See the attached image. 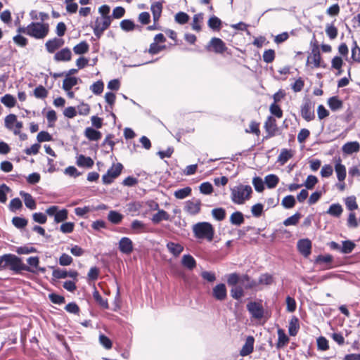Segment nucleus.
<instances>
[{"instance_id": "393cba45", "label": "nucleus", "mask_w": 360, "mask_h": 360, "mask_svg": "<svg viewBox=\"0 0 360 360\" xmlns=\"http://www.w3.org/2000/svg\"><path fill=\"white\" fill-rule=\"evenodd\" d=\"M293 156V153L291 150H288L286 148H283L281 150V153L278 157V162L280 163L281 165H285L292 157Z\"/></svg>"}, {"instance_id": "72a5a7b5", "label": "nucleus", "mask_w": 360, "mask_h": 360, "mask_svg": "<svg viewBox=\"0 0 360 360\" xmlns=\"http://www.w3.org/2000/svg\"><path fill=\"white\" fill-rule=\"evenodd\" d=\"M343 212V209L339 203L332 204L327 211V213L331 216L339 217Z\"/></svg>"}, {"instance_id": "39448f33", "label": "nucleus", "mask_w": 360, "mask_h": 360, "mask_svg": "<svg viewBox=\"0 0 360 360\" xmlns=\"http://www.w3.org/2000/svg\"><path fill=\"white\" fill-rule=\"evenodd\" d=\"M112 17H97L94 25L92 26L95 36L99 39L103 32L106 30L110 25Z\"/></svg>"}, {"instance_id": "6e6552de", "label": "nucleus", "mask_w": 360, "mask_h": 360, "mask_svg": "<svg viewBox=\"0 0 360 360\" xmlns=\"http://www.w3.org/2000/svg\"><path fill=\"white\" fill-rule=\"evenodd\" d=\"M247 309L254 319L260 320L264 316V309L259 302H250L247 304Z\"/></svg>"}, {"instance_id": "13d9d810", "label": "nucleus", "mask_w": 360, "mask_h": 360, "mask_svg": "<svg viewBox=\"0 0 360 360\" xmlns=\"http://www.w3.org/2000/svg\"><path fill=\"white\" fill-rule=\"evenodd\" d=\"M345 205L347 208L349 210L353 211L358 208V205L356 201V198L354 196L347 197L345 200Z\"/></svg>"}, {"instance_id": "6ab92c4d", "label": "nucleus", "mask_w": 360, "mask_h": 360, "mask_svg": "<svg viewBox=\"0 0 360 360\" xmlns=\"http://www.w3.org/2000/svg\"><path fill=\"white\" fill-rule=\"evenodd\" d=\"M255 339L252 336H248L244 345L240 351V355L245 356L251 354L253 351Z\"/></svg>"}, {"instance_id": "f704fd0d", "label": "nucleus", "mask_w": 360, "mask_h": 360, "mask_svg": "<svg viewBox=\"0 0 360 360\" xmlns=\"http://www.w3.org/2000/svg\"><path fill=\"white\" fill-rule=\"evenodd\" d=\"M299 328H300L299 320L297 317L293 316L289 323V327H288L289 334L292 336H295L297 333Z\"/></svg>"}, {"instance_id": "473e14b6", "label": "nucleus", "mask_w": 360, "mask_h": 360, "mask_svg": "<svg viewBox=\"0 0 360 360\" xmlns=\"http://www.w3.org/2000/svg\"><path fill=\"white\" fill-rule=\"evenodd\" d=\"M120 27L125 32H130L134 30L136 28H140V26L136 25L131 20L125 19L120 22Z\"/></svg>"}, {"instance_id": "c03bdc74", "label": "nucleus", "mask_w": 360, "mask_h": 360, "mask_svg": "<svg viewBox=\"0 0 360 360\" xmlns=\"http://www.w3.org/2000/svg\"><path fill=\"white\" fill-rule=\"evenodd\" d=\"M278 342H277V347H283L288 342L289 338L285 335L283 330H282V329L278 330Z\"/></svg>"}, {"instance_id": "e2e57ef3", "label": "nucleus", "mask_w": 360, "mask_h": 360, "mask_svg": "<svg viewBox=\"0 0 360 360\" xmlns=\"http://www.w3.org/2000/svg\"><path fill=\"white\" fill-rule=\"evenodd\" d=\"M13 224L18 229H22L27 224V220L25 218L15 217L12 219Z\"/></svg>"}, {"instance_id": "49530a36", "label": "nucleus", "mask_w": 360, "mask_h": 360, "mask_svg": "<svg viewBox=\"0 0 360 360\" xmlns=\"http://www.w3.org/2000/svg\"><path fill=\"white\" fill-rule=\"evenodd\" d=\"M231 295L233 299L240 300L244 296V290L241 285L234 286L231 290Z\"/></svg>"}, {"instance_id": "aec40b11", "label": "nucleus", "mask_w": 360, "mask_h": 360, "mask_svg": "<svg viewBox=\"0 0 360 360\" xmlns=\"http://www.w3.org/2000/svg\"><path fill=\"white\" fill-rule=\"evenodd\" d=\"M210 45L217 53H222L226 50L225 43L219 38H212L210 42Z\"/></svg>"}, {"instance_id": "2f4dec72", "label": "nucleus", "mask_w": 360, "mask_h": 360, "mask_svg": "<svg viewBox=\"0 0 360 360\" xmlns=\"http://www.w3.org/2000/svg\"><path fill=\"white\" fill-rule=\"evenodd\" d=\"M181 263L187 269L192 270L196 266V262L191 255H184L182 257Z\"/></svg>"}, {"instance_id": "2eb2a0df", "label": "nucleus", "mask_w": 360, "mask_h": 360, "mask_svg": "<svg viewBox=\"0 0 360 360\" xmlns=\"http://www.w3.org/2000/svg\"><path fill=\"white\" fill-rule=\"evenodd\" d=\"M64 44V40L59 38H53L52 39L48 40L45 46L49 53H54L57 49L62 47Z\"/></svg>"}, {"instance_id": "cd10ccee", "label": "nucleus", "mask_w": 360, "mask_h": 360, "mask_svg": "<svg viewBox=\"0 0 360 360\" xmlns=\"http://www.w3.org/2000/svg\"><path fill=\"white\" fill-rule=\"evenodd\" d=\"M20 195L23 198L25 205L27 207L31 210H34L36 208V202L30 193H25L24 191H20Z\"/></svg>"}, {"instance_id": "c756f323", "label": "nucleus", "mask_w": 360, "mask_h": 360, "mask_svg": "<svg viewBox=\"0 0 360 360\" xmlns=\"http://www.w3.org/2000/svg\"><path fill=\"white\" fill-rule=\"evenodd\" d=\"M79 79L75 77H66L63 82V89L65 91L71 90V89L78 84Z\"/></svg>"}, {"instance_id": "4468645a", "label": "nucleus", "mask_w": 360, "mask_h": 360, "mask_svg": "<svg viewBox=\"0 0 360 360\" xmlns=\"http://www.w3.org/2000/svg\"><path fill=\"white\" fill-rule=\"evenodd\" d=\"M212 295L217 300H224L227 297L226 285L224 283L215 285L212 290Z\"/></svg>"}, {"instance_id": "6e6d98bb", "label": "nucleus", "mask_w": 360, "mask_h": 360, "mask_svg": "<svg viewBox=\"0 0 360 360\" xmlns=\"http://www.w3.org/2000/svg\"><path fill=\"white\" fill-rule=\"evenodd\" d=\"M34 95L37 98H45L48 96V91L43 86L40 85L34 90Z\"/></svg>"}, {"instance_id": "dca6fc26", "label": "nucleus", "mask_w": 360, "mask_h": 360, "mask_svg": "<svg viewBox=\"0 0 360 360\" xmlns=\"http://www.w3.org/2000/svg\"><path fill=\"white\" fill-rule=\"evenodd\" d=\"M299 252L304 257H308L311 253V243L309 239H302L297 242Z\"/></svg>"}, {"instance_id": "e433bc0d", "label": "nucleus", "mask_w": 360, "mask_h": 360, "mask_svg": "<svg viewBox=\"0 0 360 360\" xmlns=\"http://www.w3.org/2000/svg\"><path fill=\"white\" fill-rule=\"evenodd\" d=\"M1 102L5 106L10 108L14 107L17 103L15 98L11 94H6L3 97H1Z\"/></svg>"}, {"instance_id": "052dcab7", "label": "nucleus", "mask_w": 360, "mask_h": 360, "mask_svg": "<svg viewBox=\"0 0 360 360\" xmlns=\"http://www.w3.org/2000/svg\"><path fill=\"white\" fill-rule=\"evenodd\" d=\"M317 182L318 179L316 178V176L314 175H309L307 176L305 182L302 185L304 186L307 189H312L314 187V186L317 184Z\"/></svg>"}, {"instance_id": "bf43d9fd", "label": "nucleus", "mask_w": 360, "mask_h": 360, "mask_svg": "<svg viewBox=\"0 0 360 360\" xmlns=\"http://www.w3.org/2000/svg\"><path fill=\"white\" fill-rule=\"evenodd\" d=\"M68 210L65 209L58 211L54 217V221L56 223L64 221L68 218Z\"/></svg>"}, {"instance_id": "09e8293b", "label": "nucleus", "mask_w": 360, "mask_h": 360, "mask_svg": "<svg viewBox=\"0 0 360 360\" xmlns=\"http://www.w3.org/2000/svg\"><path fill=\"white\" fill-rule=\"evenodd\" d=\"M191 193V188L190 187H186L174 192V195L177 199H184L189 196Z\"/></svg>"}, {"instance_id": "f03ea898", "label": "nucleus", "mask_w": 360, "mask_h": 360, "mask_svg": "<svg viewBox=\"0 0 360 360\" xmlns=\"http://www.w3.org/2000/svg\"><path fill=\"white\" fill-rule=\"evenodd\" d=\"M252 193L250 186L239 184L231 188V199L235 204L243 205L250 199Z\"/></svg>"}, {"instance_id": "bb28decb", "label": "nucleus", "mask_w": 360, "mask_h": 360, "mask_svg": "<svg viewBox=\"0 0 360 360\" xmlns=\"http://www.w3.org/2000/svg\"><path fill=\"white\" fill-rule=\"evenodd\" d=\"M169 252L174 257H178L184 250V247L179 243L169 242L167 244Z\"/></svg>"}, {"instance_id": "79ce46f5", "label": "nucleus", "mask_w": 360, "mask_h": 360, "mask_svg": "<svg viewBox=\"0 0 360 360\" xmlns=\"http://www.w3.org/2000/svg\"><path fill=\"white\" fill-rule=\"evenodd\" d=\"M279 181L278 177L275 174H269L265 177V183L269 188H274Z\"/></svg>"}, {"instance_id": "338daca9", "label": "nucleus", "mask_w": 360, "mask_h": 360, "mask_svg": "<svg viewBox=\"0 0 360 360\" xmlns=\"http://www.w3.org/2000/svg\"><path fill=\"white\" fill-rule=\"evenodd\" d=\"M99 342L106 349L112 348V341L103 334L99 335Z\"/></svg>"}, {"instance_id": "412c9836", "label": "nucleus", "mask_w": 360, "mask_h": 360, "mask_svg": "<svg viewBox=\"0 0 360 360\" xmlns=\"http://www.w3.org/2000/svg\"><path fill=\"white\" fill-rule=\"evenodd\" d=\"M72 58V52L69 48H64L54 55L56 61H70Z\"/></svg>"}, {"instance_id": "7c9ffc66", "label": "nucleus", "mask_w": 360, "mask_h": 360, "mask_svg": "<svg viewBox=\"0 0 360 360\" xmlns=\"http://www.w3.org/2000/svg\"><path fill=\"white\" fill-rule=\"evenodd\" d=\"M77 164L79 167L91 168L94 165V160L89 157L80 155L77 158Z\"/></svg>"}, {"instance_id": "603ef678", "label": "nucleus", "mask_w": 360, "mask_h": 360, "mask_svg": "<svg viewBox=\"0 0 360 360\" xmlns=\"http://www.w3.org/2000/svg\"><path fill=\"white\" fill-rule=\"evenodd\" d=\"M273 277L271 275L267 274H262L259 276L258 281H257V286H259V285H270L273 283Z\"/></svg>"}, {"instance_id": "ea45409f", "label": "nucleus", "mask_w": 360, "mask_h": 360, "mask_svg": "<svg viewBox=\"0 0 360 360\" xmlns=\"http://www.w3.org/2000/svg\"><path fill=\"white\" fill-rule=\"evenodd\" d=\"M230 221L233 225L240 226L244 222L243 214L240 212H235L230 217Z\"/></svg>"}, {"instance_id": "de8ad7c7", "label": "nucleus", "mask_w": 360, "mask_h": 360, "mask_svg": "<svg viewBox=\"0 0 360 360\" xmlns=\"http://www.w3.org/2000/svg\"><path fill=\"white\" fill-rule=\"evenodd\" d=\"M202 20H203V14L202 13H198L193 16V23H192V28L193 30H195L198 32L200 30V29H201L200 23L202 22Z\"/></svg>"}, {"instance_id": "37998d69", "label": "nucleus", "mask_w": 360, "mask_h": 360, "mask_svg": "<svg viewBox=\"0 0 360 360\" xmlns=\"http://www.w3.org/2000/svg\"><path fill=\"white\" fill-rule=\"evenodd\" d=\"M131 229L134 233H141L146 231V226L142 221L134 220L131 223Z\"/></svg>"}, {"instance_id": "f8f14e48", "label": "nucleus", "mask_w": 360, "mask_h": 360, "mask_svg": "<svg viewBox=\"0 0 360 360\" xmlns=\"http://www.w3.org/2000/svg\"><path fill=\"white\" fill-rule=\"evenodd\" d=\"M334 162L337 178L339 181L342 182L345 179L347 175L346 167L342 164V160L340 158H335Z\"/></svg>"}, {"instance_id": "a18cd8bd", "label": "nucleus", "mask_w": 360, "mask_h": 360, "mask_svg": "<svg viewBox=\"0 0 360 360\" xmlns=\"http://www.w3.org/2000/svg\"><path fill=\"white\" fill-rule=\"evenodd\" d=\"M108 219L112 224H117L122 220L123 216L116 211H110L108 213Z\"/></svg>"}, {"instance_id": "20e7f679", "label": "nucleus", "mask_w": 360, "mask_h": 360, "mask_svg": "<svg viewBox=\"0 0 360 360\" xmlns=\"http://www.w3.org/2000/svg\"><path fill=\"white\" fill-rule=\"evenodd\" d=\"M29 30V36L37 39H42L48 35L49 25L47 23L31 22Z\"/></svg>"}, {"instance_id": "a19ab883", "label": "nucleus", "mask_w": 360, "mask_h": 360, "mask_svg": "<svg viewBox=\"0 0 360 360\" xmlns=\"http://www.w3.org/2000/svg\"><path fill=\"white\" fill-rule=\"evenodd\" d=\"M343 63V60L340 56H335L331 60V67L338 71V75L342 74V66Z\"/></svg>"}, {"instance_id": "5701e85b", "label": "nucleus", "mask_w": 360, "mask_h": 360, "mask_svg": "<svg viewBox=\"0 0 360 360\" xmlns=\"http://www.w3.org/2000/svg\"><path fill=\"white\" fill-rule=\"evenodd\" d=\"M240 285L245 289H252L257 287V282L255 280H252L248 275L243 274L240 278Z\"/></svg>"}, {"instance_id": "5fc2aeb1", "label": "nucleus", "mask_w": 360, "mask_h": 360, "mask_svg": "<svg viewBox=\"0 0 360 360\" xmlns=\"http://www.w3.org/2000/svg\"><path fill=\"white\" fill-rule=\"evenodd\" d=\"M301 218V214L299 212L295 213L292 216L287 218L284 221L283 224L286 226L296 225L300 219Z\"/></svg>"}, {"instance_id": "ddd939ff", "label": "nucleus", "mask_w": 360, "mask_h": 360, "mask_svg": "<svg viewBox=\"0 0 360 360\" xmlns=\"http://www.w3.org/2000/svg\"><path fill=\"white\" fill-rule=\"evenodd\" d=\"M311 60V63H313L314 67L316 68L323 67L325 68V65L323 64L321 56L320 53V50H311L310 55L307 58V63H309Z\"/></svg>"}, {"instance_id": "a211bd4d", "label": "nucleus", "mask_w": 360, "mask_h": 360, "mask_svg": "<svg viewBox=\"0 0 360 360\" xmlns=\"http://www.w3.org/2000/svg\"><path fill=\"white\" fill-rule=\"evenodd\" d=\"M342 150L346 155L358 153L360 150V144L358 141L347 142L342 146Z\"/></svg>"}, {"instance_id": "0eeeda50", "label": "nucleus", "mask_w": 360, "mask_h": 360, "mask_svg": "<svg viewBox=\"0 0 360 360\" xmlns=\"http://www.w3.org/2000/svg\"><path fill=\"white\" fill-rule=\"evenodd\" d=\"M123 166L121 163L113 165L107 173L102 176V181L105 184H111L121 173Z\"/></svg>"}, {"instance_id": "4c0bfd02", "label": "nucleus", "mask_w": 360, "mask_h": 360, "mask_svg": "<svg viewBox=\"0 0 360 360\" xmlns=\"http://www.w3.org/2000/svg\"><path fill=\"white\" fill-rule=\"evenodd\" d=\"M89 49V44L85 41H81L79 44L73 47V51L75 54L81 55L88 52Z\"/></svg>"}, {"instance_id": "0e129e2a", "label": "nucleus", "mask_w": 360, "mask_h": 360, "mask_svg": "<svg viewBox=\"0 0 360 360\" xmlns=\"http://www.w3.org/2000/svg\"><path fill=\"white\" fill-rule=\"evenodd\" d=\"M22 206L21 200L18 198H15L11 200L9 204V209L11 212H15L16 210H20Z\"/></svg>"}, {"instance_id": "a878e982", "label": "nucleus", "mask_w": 360, "mask_h": 360, "mask_svg": "<svg viewBox=\"0 0 360 360\" xmlns=\"http://www.w3.org/2000/svg\"><path fill=\"white\" fill-rule=\"evenodd\" d=\"M150 10L153 13V21L155 23H156L161 16L162 5L160 2H155L152 4L150 6Z\"/></svg>"}, {"instance_id": "423d86ee", "label": "nucleus", "mask_w": 360, "mask_h": 360, "mask_svg": "<svg viewBox=\"0 0 360 360\" xmlns=\"http://www.w3.org/2000/svg\"><path fill=\"white\" fill-rule=\"evenodd\" d=\"M5 127L11 131L14 134H20L23 124L21 121H18L15 114H9L4 118Z\"/></svg>"}, {"instance_id": "b1692460", "label": "nucleus", "mask_w": 360, "mask_h": 360, "mask_svg": "<svg viewBox=\"0 0 360 360\" xmlns=\"http://www.w3.org/2000/svg\"><path fill=\"white\" fill-rule=\"evenodd\" d=\"M27 265H25V267L28 268L27 269H22V271H27L31 273H36V269L38 268L39 264V259L38 257H30L27 259Z\"/></svg>"}, {"instance_id": "1a4fd4ad", "label": "nucleus", "mask_w": 360, "mask_h": 360, "mask_svg": "<svg viewBox=\"0 0 360 360\" xmlns=\"http://www.w3.org/2000/svg\"><path fill=\"white\" fill-rule=\"evenodd\" d=\"M314 106L313 103L307 100L301 107V115L307 122L311 121L315 118Z\"/></svg>"}, {"instance_id": "8fccbe9b", "label": "nucleus", "mask_w": 360, "mask_h": 360, "mask_svg": "<svg viewBox=\"0 0 360 360\" xmlns=\"http://www.w3.org/2000/svg\"><path fill=\"white\" fill-rule=\"evenodd\" d=\"M212 217L217 221H222L226 217V211L224 208H215L212 210Z\"/></svg>"}, {"instance_id": "7ed1b4c3", "label": "nucleus", "mask_w": 360, "mask_h": 360, "mask_svg": "<svg viewBox=\"0 0 360 360\" xmlns=\"http://www.w3.org/2000/svg\"><path fill=\"white\" fill-rule=\"evenodd\" d=\"M193 232L195 238L212 241L214 235V229L209 222H198L193 226Z\"/></svg>"}, {"instance_id": "69168bd1", "label": "nucleus", "mask_w": 360, "mask_h": 360, "mask_svg": "<svg viewBox=\"0 0 360 360\" xmlns=\"http://www.w3.org/2000/svg\"><path fill=\"white\" fill-rule=\"evenodd\" d=\"M221 24V21L216 16L211 17L208 20V26L213 30H219Z\"/></svg>"}, {"instance_id": "f257e3e1", "label": "nucleus", "mask_w": 360, "mask_h": 360, "mask_svg": "<svg viewBox=\"0 0 360 360\" xmlns=\"http://www.w3.org/2000/svg\"><path fill=\"white\" fill-rule=\"evenodd\" d=\"M27 269L22 259L15 255L5 254L0 256V270L10 269L18 273Z\"/></svg>"}, {"instance_id": "58836bf2", "label": "nucleus", "mask_w": 360, "mask_h": 360, "mask_svg": "<svg viewBox=\"0 0 360 360\" xmlns=\"http://www.w3.org/2000/svg\"><path fill=\"white\" fill-rule=\"evenodd\" d=\"M328 104L333 111L338 110L342 107V102L336 96L330 98L328 101Z\"/></svg>"}, {"instance_id": "f3484780", "label": "nucleus", "mask_w": 360, "mask_h": 360, "mask_svg": "<svg viewBox=\"0 0 360 360\" xmlns=\"http://www.w3.org/2000/svg\"><path fill=\"white\" fill-rule=\"evenodd\" d=\"M264 128L268 134V137L274 136L278 129L276 120L272 117H269L264 123Z\"/></svg>"}, {"instance_id": "3c124183", "label": "nucleus", "mask_w": 360, "mask_h": 360, "mask_svg": "<svg viewBox=\"0 0 360 360\" xmlns=\"http://www.w3.org/2000/svg\"><path fill=\"white\" fill-rule=\"evenodd\" d=\"M241 276L236 273L230 274L227 276V283L233 287L236 286L237 283H240Z\"/></svg>"}, {"instance_id": "c9c22d12", "label": "nucleus", "mask_w": 360, "mask_h": 360, "mask_svg": "<svg viewBox=\"0 0 360 360\" xmlns=\"http://www.w3.org/2000/svg\"><path fill=\"white\" fill-rule=\"evenodd\" d=\"M169 214L163 210H159L156 214L153 216L152 221L155 224H158L162 220H169Z\"/></svg>"}, {"instance_id": "9d476101", "label": "nucleus", "mask_w": 360, "mask_h": 360, "mask_svg": "<svg viewBox=\"0 0 360 360\" xmlns=\"http://www.w3.org/2000/svg\"><path fill=\"white\" fill-rule=\"evenodd\" d=\"M118 248L122 253L130 255L134 250V244L129 238L122 237L118 243Z\"/></svg>"}, {"instance_id": "c85d7f7f", "label": "nucleus", "mask_w": 360, "mask_h": 360, "mask_svg": "<svg viewBox=\"0 0 360 360\" xmlns=\"http://www.w3.org/2000/svg\"><path fill=\"white\" fill-rule=\"evenodd\" d=\"M84 134L90 141H98L101 138V133L91 127H87Z\"/></svg>"}, {"instance_id": "774afa93", "label": "nucleus", "mask_w": 360, "mask_h": 360, "mask_svg": "<svg viewBox=\"0 0 360 360\" xmlns=\"http://www.w3.org/2000/svg\"><path fill=\"white\" fill-rule=\"evenodd\" d=\"M189 20V15L184 12H179L175 15L176 22L183 25L186 23Z\"/></svg>"}, {"instance_id": "9b49d317", "label": "nucleus", "mask_w": 360, "mask_h": 360, "mask_svg": "<svg viewBox=\"0 0 360 360\" xmlns=\"http://www.w3.org/2000/svg\"><path fill=\"white\" fill-rule=\"evenodd\" d=\"M201 201L198 199H193L186 202L184 210L191 215H195L200 212Z\"/></svg>"}, {"instance_id": "680f3d73", "label": "nucleus", "mask_w": 360, "mask_h": 360, "mask_svg": "<svg viewBox=\"0 0 360 360\" xmlns=\"http://www.w3.org/2000/svg\"><path fill=\"white\" fill-rule=\"evenodd\" d=\"M94 300L104 309L108 308V301L104 300L97 290H95L93 293Z\"/></svg>"}, {"instance_id": "4d7b16f0", "label": "nucleus", "mask_w": 360, "mask_h": 360, "mask_svg": "<svg viewBox=\"0 0 360 360\" xmlns=\"http://www.w3.org/2000/svg\"><path fill=\"white\" fill-rule=\"evenodd\" d=\"M354 247L355 244L353 242L350 240L343 241L341 247V252L344 254H349L352 252Z\"/></svg>"}, {"instance_id": "864d4df0", "label": "nucleus", "mask_w": 360, "mask_h": 360, "mask_svg": "<svg viewBox=\"0 0 360 360\" xmlns=\"http://www.w3.org/2000/svg\"><path fill=\"white\" fill-rule=\"evenodd\" d=\"M281 205L287 209L292 208L295 205V199L294 196L290 195L285 196L281 202Z\"/></svg>"}, {"instance_id": "4be33fe9", "label": "nucleus", "mask_w": 360, "mask_h": 360, "mask_svg": "<svg viewBox=\"0 0 360 360\" xmlns=\"http://www.w3.org/2000/svg\"><path fill=\"white\" fill-rule=\"evenodd\" d=\"M77 274V272L75 271H67L62 269H56L53 271V276L56 278H65L66 277L75 278Z\"/></svg>"}]
</instances>
